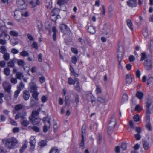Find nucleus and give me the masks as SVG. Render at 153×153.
I'll use <instances>...</instances> for the list:
<instances>
[{
  "mask_svg": "<svg viewBox=\"0 0 153 153\" xmlns=\"http://www.w3.org/2000/svg\"><path fill=\"white\" fill-rule=\"evenodd\" d=\"M2 142L5 144L6 147L8 149H12L17 148L19 143L18 140L14 137L3 140Z\"/></svg>",
  "mask_w": 153,
  "mask_h": 153,
  "instance_id": "nucleus-1",
  "label": "nucleus"
},
{
  "mask_svg": "<svg viewBox=\"0 0 153 153\" xmlns=\"http://www.w3.org/2000/svg\"><path fill=\"white\" fill-rule=\"evenodd\" d=\"M112 32L111 27L109 25H105L103 28L102 34L104 36L107 37H109Z\"/></svg>",
  "mask_w": 153,
  "mask_h": 153,
  "instance_id": "nucleus-2",
  "label": "nucleus"
},
{
  "mask_svg": "<svg viewBox=\"0 0 153 153\" xmlns=\"http://www.w3.org/2000/svg\"><path fill=\"white\" fill-rule=\"evenodd\" d=\"M116 124V120L114 118H112L110 120L108 125V133L110 135L113 132L114 126Z\"/></svg>",
  "mask_w": 153,
  "mask_h": 153,
  "instance_id": "nucleus-3",
  "label": "nucleus"
},
{
  "mask_svg": "<svg viewBox=\"0 0 153 153\" xmlns=\"http://www.w3.org/2000/svg\"><path fill=\"white\" fill-rule=\"evenodd\" d=\"M29 13L27 12L22 13L20 11L18 10H16L14 12V17L17 20H19L20 19L21 16L27 17Z\"/></svg>",
  "mask_w": 153,
  "mask_h": 153,
  "instance_id": "nucleus-4",
  "label": "nucleus"
},
{
  "mask_svg": "<svg viewBox=\"0 0 153 153\" xmlns=\"http://www.w3.org/2000/svg\"><path fill=\"white\" fill-rule=\"evenodd\" d=\"M59 10L57 9H54L52 10L51 13V19L53 21H55L59 16Z\"/></svg>",
  "mask_w": 153,
  "mask_h": 153,
  "instance_id": "nucleus-5",
  "label": "nucleus"
},
{
  "mask_svg": "<svg viewBox=\"0 0 153 153\" xmlns=\"http://www.w3.org/2000/svg\"><path fill=\"white\" fill-rule=\"evenodd\" d=\"M152 62L151 60L146 59L144 62V67L145 69L148 71L151 70L152 68Z\"/></svg>",
  "mask_w": 153,
  "mask_h": 153,
  "instance_id": "nucleus-6",
  "label": "nucleus"
},
{
  "mask_svg": "<svg viewBox=\"0 0 153 153\" xmlns=\"http://www.w3.org/2000/svg\"><path fill=\"white\" fill-rule=\"evenodd\" d=\"M45 125L43 127V131L44 132H46L49 129L50 124V119L46 117L45 120H43Z\"/></svg>",
  "mask_w": 153,
  "mask_h": 153,
  "instance_id": "nucleus-7",
  "label": "nucleus"
},
{
  "mask_svg": "<svg viewBox=\"0 0 153 153\" xmlns=\"http://www.w3.org/2000/svg\"><path fill=\"white\" fill-rule=\"evenodd\" d=\"M59 28L61 31L64 34L69 33L70 32L69 28L65 24H61Z\"/></svg>",
  "mask_w": 153,
  "mask_h": 153,
  "instance_id": "nucleus-8",
  "label": "nucleus"
},
{
  "mask_svg": "<svg viewBox=\"0 0 153 153\" xmlns=\"http://www.w3.org/2000/svg\"><path fill=\"white\" fill-rule=\"evenodd\" d=\"M3 88L7 92H9L10 91L12 85L6 81H4L2 84Z\"/></svg>",
  "mask_w": 153,
  "mask_h": 153,
  "instance_id": "nucleus-9",
  "label": "nucleus"
},
{
  "mask_svg": "<svg viewBox=\"0 0 153 153\" xmlns=\"http://www.w3.org/2000/svg\"><path fill=\"white\" fill-rule=\"evenodd\" d=\"M17 4L19 9H24L26 7V5L24 0H17Z\"/></svg>",
  "mask_w": 153,
  "mask_h": 153,
  "instance_id": "nucleus-10",
  "label": "nucleus"
},
{
  "mask_svg": "<svg viewBox=\"0 0 153 153\" xmlns=\"http://www.w3.org/2000/svg\"><path fill=\"white\" fill-rule=\"evenodd\" d=\"M129 125L130 127L134 130H135L138 133H140L141 132V129L140 127H138L134 125L132 121L129 122Z\"/></svg>",
  "mask_w": 153,
  "mask_h": 153,
  "instance_id": "nucleus-11",
  "label": "nucleus"
},
{
  "mask_svg": "<svg viewBox=\"0 0 153 153\" xmlns=\"http://www.w3.org/2000/svg\"><path fill=\"white\" fill-rule=\"evenodd\" d=\"M97 102L103 104H105L108 102V100L105 96H99L97 98Z\"/></svg>",
  "mask_w": 153,
  "mask_h": 153,
  "instance_id": "nucleus-12",
  "label": "nucleus"
},
{
  "mask_svg": "<svg viewBox=\"0 0 153 153\" xmlns=\"http://www.w3.org/2000/svg\"><path fill=\"white\" fill-rule=\"evenodd\" d=\"M146 116H149L150 114V107L152 103L151 101L150 100H148L146 102Z\"/></svg>",
  "mask_w": 153,
  "mask_h": 153,
  "instance_id": "nucleus-13",
  "label": "nucleus"
},
{
  "mask_svg": "<svg viewBox=\"0 0 153 153\" xmlns=\"http://www.w3.org/2000/svg\"><path fill=\"white\" fill-rule=\"evenodd\" d=\"M36 140L35 138L33 136H31L29 142L30 145V149L33 150L35 147Z\"/></svg>",
  "mask_w": 153,
  "mask_h": 153,
  "instance_id": "nucleus-14",
  "label": "nucleus"
},
{
  "mask_svg": "<svg viewBox=\"0 0 153 153\" xmlns=\"http://www.w3.org/2000/svg\"><path fill=\"white\" fill-rule=\"evenodd\" d=\"M75 83L74 85V87L76 90L78 92L80 91V88L79 85V80L77 78H75Z\"/></svg>",
  "mask_w": 153,
  "mask_h": 153,
  "instance_id": "nucleus-15",
  "label": "nucleus"
},
{
  "mask_svg": "<svg viewBox=\"0 0 153 153\" xmlns=\"http://www.w3.org/2000/svg\"><path fill=\"white\" fill-rule=\"evenodd\" d=\"M26 115L27 113L25 112H24L23 114L21 113H19L15 116V119L16 120L19 118H21V119H23L25 117V116Z\"/></svg>",
  "mask_w": 153,
  "mask_h": 153,
  "instance_id": "nucleus-16",
  "label": "nucleus"
},
{
  "mask_svg": "<svg viewBox=\"0 0 153 153\" xmlns=\"http://www.w3.org/2000/svg\"><path fill=\"white\" fill-rule=\"evenodd\" d=\"M30 88L31 89V92H36L37 87L36 85V84L33 82H31L30 83Z\"/></svg>",
  "mask_w": 153,
  "mask_h": 153,
  "instance_id": "nucleus-17",
  "label": "nucleus"
},
{
  "mask_svg": "<svg viewBox=\"0 0 153 153\" xmlns=\"http://www.w3.org/2000/svg\"><path fill=\"white\" fill-rule=\"evenodd\" d=\"M137 0H130L127 2L128 5L131 7H135L137 6Z\"/></svg>",
  "mask_w": 153,
  "mask_h": 153,
  "instance_id": "nucleus-18",
  "label": "nucleus"
},
{
  "mask_svg": "<svg viewBox=\"0 0 153 153\" xmlns=\"http://www.w3.org/2000/svg\"><path fill=\"white\" fill-rule=\"evenodd\" d=\"M23 97L24 99L25 100H28L30 97V94L29 92L26 90H25L23 92Z\"/></svg>",
  "mask_w": 153,
  "mask_h": 153,
  "instance_id": "nucleus-19",
  "label": "nucleus"
},
{
  "mask_svg": "<svg viewBox=\"0 0 153 153\" xmlns=\"http://www.w3.org/2000/svg\"><path fill=\"white\" fill-rule=\"evenodd\" d=\"M126 80L127 83L130 84L132 81V78L131 75L130 74H128L126 75Z\"/></svg>",
  "mask_w": 153,
  "mask_h": 153,
  "instance_id": "nucleus-20",
  "label": "nucleus"
},
{
  "mask_svg": "<svg viewBox=\"0 0 153 153\" xmlns=\"http://www.w3.org/2000/svg\"><path fill=\"white\" fill-rule=\"evenodd\" d=\"M20 121L21 124L24 126H27L29 124V122L27 120L25 117L23 119H21Z\"/></svg>",
  "mask_w": 153,
  "mask_h": 153,
  "instance_id": "nucleus-21",
  "label": "nucleus"
},
{
  "mask_svg": "<svg viewBox=\"0 0 153 153\" xmlns=\"http://www.w3.org/2000/svg\"><path fill=\"white\" fill-rule=\"evenodd\" d=\"M23 143V145L19 149V151L21 153L23 152L27 148L28 142L27 141H25Z\"/></svg>",
  "mask_w": 153,
  "mask_h": 153,
  "instance_id": "nucleus-22",
  "label": "nucleus"
},
{
  "mask_svg": "<svg viewBox=\"0 0 153 153\" xmlns=\"http://www.w3.org/2000/svg\"><path fill=\"white\" fill-rule=\"evenodd\" d=\"M39 114V112L37 110L33 111L32 112L31 115L29 117V119L34 118L38 117L37 116Z\"/></svg>",
  "mask_w": 153,
  "mask_h": 153,
  "instance_id": "nucleus-23",
  "label": "nucleus"
},
{
  "mask_svg": "<svg viewBox=\"0 0 153 153\" xmlns=\"http://www.w3.org/2000/svg\"><path fill=\"white\" fill-rule=\"evenodd\" d=\"M32 123L34 125H36L39 123L40 121V119L38 117L30 119Z\"/></svg>",
  "mask_w": 153,
  "mask_h": 153,
  "instance_id": "nucleus-24",
  "label": "nucleus"
},
{
  "mask_svg": "<svg viewBox=\"0 0 153 153\" xmlns=\"http://www.w3.org/2000/svg\"><path fill=\"white\" fill-rule=\"evenodd\" d=\"M85 135V130H82V140L80 143V146L82 149L84 145V136Z\"/></svg>",
  "mask_w": 153,
  "mask_h": 153,
  "instance_id": "nucleus-25",
  "label": "nucleus"
},
{
  "mask_svg": "<svg viewBox=\"0 0 153 153\" xmlns=\"http://www.w3.org/2000/svg\"><path fill=\"white\" fill-rule=\"evenodd\" d=\"M39 4V0H32L30 2V4H31L33 7H35Z\"/></svg>",
  "mask_w": 153,
  "mask_h": 153,
  "instance_id": "nucleus-26",
  "label": "nucleus"
},
{
  "mask_svg": "<svg viewBox=\"0 0 153 153\" xmlns=\"http://www.w3.org/2000/svg\"><path fill=\"white\" fill-rule=\"evenodd\" d=\"M0 31L4 34V36L6 37L8 35L7 34V31L6 28L4 27H1L0 28Z\"/></svg>",
  "mask_w": 153,
  "mask_h": 153,
  "instance_id": "nucleus-27",
  "label": "nucleus"
},
{
  "mask_svg": "<svg viewBox=\"0 0 153 153\" xmlns=\"http://www.w3.org/2000/svg\"><path fill=\"white\" fill-rule=\"evenodd\" d=\"M25 108V106L24 105L21 104H19L15 105L14 109L16 111H19Z\"/></svg>",
  "mask_w": 153,
  "mask_h": 153,
  "instance_id": "nucleus-28",
  "label": "nucleus"
},
{
  "mask_svg": "<svg viewBox=\"0 0 153 153\" xmlns=\"http://www.w3.org/2000/svg\"><path fill=\"white\" fill-rule=\"evenodd\" d=\"M136 96L139 99L141 100L143 98V93L142 92L138 91L137 92L136 94Z\"/></svg>",
  "mask_w": 153,
  "mask_h": 153,
  "instance_id": "nucleus-29",
  "label": "nucleus"
},
{
  "mask_svg": "<svg viewBox=\"0 0 153 153\" xmlns=\"http://www.w3.org/2000/svg\"><path fill=\"white\" fill-rule=\"evenodd\" d=\"M25 85L22 82H21L17 85V90L20 91L24 88Z\"/></svg>",
  "mask_w": 153,
  "mask_h": 153,
  "instance_id": "nucleus-30",
  "label": "nucleus"
},
{
  "mask_svg": "<svg viewBox=\"0 0 153 153\" xmlns=\"http://www.w3.org/2000/svg\"><path fill=\"white\" fill-rule=\"evenodd\" d=\"M123 55L122 53L120 52L118 53L117 57L118 61L119 62V65H120V63L122 59L123 58Z\"/></svg>",
  "mask_w": 153,
  "mask_h": 153,
  "instance_id": "nucleus-31",
  "label": "nucleus"
},
{
  "mask_svg": "<svg viewBox=\"0 0 153 153\" xmlns=\"http://www.w3.org/2000/svg\"><path fill=\"white\" fill-rule=\"evenodd\" d=\"M10 35L12 36L17 37L19 36L18 32L15 30H11L9 32Z\"/></svg>",
  "mask_w": 153,
  "mask_h": 153,
  "instance_id": "nucleus-32",
  "label": "nucleus"
},
{
  "mask_svg": "<svg viewBox=\"0 0 153 153\" xmlns=\"http://www.w3.org/2000/svg\"><path fill=\"white\" fill-rule=\"evenodd\" d=\"M10 68L8 67H7L4 69L3 72L4 75L6 76H8L10 75Z\"/></svg>",
  "mask_w": 153,
  "mask_h": 153,
  "instance_id": "nucleus-33",
  "label": "nucleus"
},
{
  "mask_svg": "<svg viewBox=\"0 0 153 153\" xmlns=\"http://www.w3.org/2000/svg\"><path fill=\"white\" fill-rule=\"evenodd\" d=\"M88 32L92 34H94L95 32V30L94 28L92 26H89L88 29Z\"/></svg>",
  "mask_w": 153,
  "mask_h": 153,
  "instance_id": "nucleus-34",
  "label": "nucleus"
},
{
  "mask_svg": "<svg viewBox=\"0 0 153 153\" xmlns=\"http://www.w3.org/2000/svg\"><path fill=\"white\" fill-rule=\"evenodd\" d=\"M142 144L143 146V147L144 149L145 150H147L149 147V144L146 141H143Z\"/></svg>",
  "mask_w": 153,
  "mask_h": 153,
  "instance_id": "nucleus-35",
  "label": "nucleus"
},
{
  "mask_svg": "<svg viewBox=\"0 0 153 153\" xmlns=\"http://www.w3.org/2000/svg\"><path fill=\"white\" fill-rule=\"evenodd\" d=\"M15 61V59H13L11 60L8 63V65L9 67L13 68L14 66V62Z\"/></svg>",
  "mask_w": 153,
  "mask_h": 153,
  "instance_id": "nucleus-36",
  "label": "nucleus"
},
{
  "mask_svg": "<svg viewBox=\"0 0 153 153\" xmlns=\"http://www.w3.org/2000/svg\"><path fill=\"white\" fill-rule=\"evenodd\" d=\"M20 54L23 57H26L29 56V53L28 52L25 50H23L22 52H20Z\"/></svg>",
  "mask_w": 153,
  "mask_h": 153,
  "instance_id": "nucleus-37",
  "label": "nucleus"
},
{
  "mask_svg": "<svg viewBox=\"0 0 153 153\" xmlns=\"http://www.w3.org/2000/svg\"><path fill=\"white\" fill-rule=\"evenodd\" d=\"M47 144V141L46 140H42L40 142H39L38 145L39 146L41 147H43L45 146H46Z\"/></svg>",
  "mask_w": 153,
  "mask_h": 153,
  "instance_id": "nucleus-38",
  "label": "nucleus"
},
{
  "mask_svg": "<svg viewBox=\"0 0 153 153\" xmlns=\"http://www.w3.org/2000/svg\"><path fill=\"white\" fill-rule=\"evenodd\" d=\"M15 76L17 79L20 80L21 79L24 77L23 74L20 72L16 73Z\"/></svg>",
  "mask_w": 153,
  "mask_h": 153,
  "instance_id": "nucleus-39",
  "label": "nucleus"
},
{
  "mask_svg": "<svg viewBox=\"0 0 153 153\" xmlns=\"http://www.w3.org/2000/svg\"><path fill=\"white\" fill-rule=\"evenodd\" d=\"M127 25L129 27L130 29L131 30H133V28L132 27V23L131 21L129 19H128L127 20Z\"/></svg>",
  "mask_w": 153,
  "mask_h": 153,
  "instance_id": "nucleus-40",
  "label": "nucleus"
},
{
  "mask_svg": "<svg viewBox=\"0 0 153 153\" xmlns=\"http://www.w3.org/2000/svg\"><path fill=\"white\" fill-rule=\"evenodd\" d=\"M75 79H73L71 77H69L68 79V83L70 85H74L75 83Z\"/></svg>",
  "mask_w": 153,
  "mask_h": 153,
  "instance_id": "nucleus-41",
  "label": "nucleus"
},
{
  "mask_svg": "<svg viewBox=\"0 0 153 153\" xmlns=\"http://www.w3.org/2000/svg\"><path fill=\"white\" fill-rule=\"evenodd\" d=\"M37 27L39 30V32L41 31L43 28V25L42 23L41 22H39L38 23Z\"/></svg>",
  "mask_w": 153,
  "mask_h": 153,
  "instance_id": "nucleus-42",
  "label": "nucleus"
},
{
  "mask_svg": "<svg viewBox=\"0 0 153 153\" xmlns=\"http://www.w3.org/2000/svg\"><path fill=\"white\" fill-rule=\"evenodd\" d=\"M128 99V97L126 94H124L123 95L122 101L123 102H125L127 101Z\"/></svg>",
  "mask_w": 153,
  "mask_h": 153,
  "instance_id": "nucleus-43",
  "label": "nucleus"
},
{
  "mask_svg": "<svg viewBox=\"0 0 153 153\" xmlns=\"http://www.w3.org/2000/svg\"><path fill=\"white\" fill-rule=\"evenodd\" d=\"M3 58L5 61H8L10 58V54L7 53L4 54Z\"/></svg>",
  "mask_w": 153,
  "mask_h": 153,
  "instance_id": "nucleus-44",
  "label": "nucleus"
},
{
  "mask_svg": "<svg viewBox=\"0 0 153 153\" xmlns=\"http://www.w3.org/2000/svg\"><path fill=\"white\" fill-rule=\"evenodd\" d=\"M38 93L37 92H33L32 94V97L33 98H34L36 101H37L38 100Z\"/></svg>",
  "mask_w": 153,
  "mask_h": 153,
  "instance_id": "nucleus-45",
  "label": "nucleus"
},
{
  "mask_svg": "<svg viewBox=\"0 0 153 153\" xmlns=\"http://www.w3.org/2000/svg\"><path fill=\"white\" fill-rule=\"evenodd\" d=\"M31 47L34 48L37 50L38 49V45L37 43L35 42H34L31 44Z\"/></svg>",
  "mask_w": 153,
  "mask_h": 153,
  "instance_id": "nucleus-46",
  "label": "nucleus"
},
{
  "mask_svg": "<svg viewBox=\"0 0 153 153\" xmlns=\"http://www.w3.org/2000/svg\"><path fill=\"white\" fill-rule=\"evenodd\" d=\"M7 51V49L4 46H2L0 48V52L3 54H4Z\"/></svg>",
  "mask_w": 153,
  "mask_h": 153,
  "instance_id": "nucleus-47",
  "label": "nucleus"
},
{
  "mask_svg": "<svg viewBox=\"0 0 153 153\" xmlns=\"http://www.w3.org/2000/svg\"><path fill=\"white\" fill-rule=\"evenodd\" d=\"M141 58L140 59L141 61L144 60L146 58V54L145 52H143L141 53Z\"/></svg>",
  "mask_w": 153,
  "mask_h": 153,
  "instance_id": "nucleus-48",
  "label": "nucleus"
},
{
  "mask_svg": "<svg viewBox=\"0 0 153 153\" xmlns=\"http://www.w3.org/2000/svg\"><path fill=\"white\" fill-rule=\"evenodd\" d=\"M95 91L97 94H99L101 92V88L98 86H96V88Z\"/></svg>",
  "mask_w": 153,
  "mask_h": 153,
  "instance_id": "nucleus-49",
  "label": "nucleus"
},
{
  "mask_svg": "<svg viewBox=\"0 0 153 153\" xmlns=\"http://www.w3.org/2000/svg\"><path fill=\"white\" fill-rule=\"evenodd\" d=\"M153 83V77H150L147 80V84L148 85Z\"/></svg>",
  "mask_w": 153,
  "mask_h": 153,
  "instance_id": "nucleus-50",
  "label": "nucleus"
},
{
  "mask_svg": "<svg viewBox=\"0 0 153 153\" xmlns=\"http://www.w3.org/2000/svg\"><path fill=\"white\" fill-rule=\"evenodd\" d=\"M10 81L12 83L14 84H16L17 82V81L16 78H12L10 79Z\"/></svg>",
  "mask_w": 153,
  "mask_h": 153,
  "instance_id": "nucleus-51",
  "label": "nucleus"
},
{
  "mask_svg": "<svg viewBox=\"0 0 153 153\" xmlns=\"http://www.w3.org/2000/svg\"><path fill=\"white\" fill-rule=\"evenodd\" d=\"M135 121L138 122L140 120V118L138 114L135 115L133 117Z\"/></svg>",
  "mask_w": 153,
  "mask_h": 153,
  "instance_id": "nucleus-52",
  "label": "nucleus"
},
{
  "mask_svg": "<svg viewBox=\"0 0 153 153\" xmlns=\"http://www.w3.org/2000/svg\"><path fill=\"white\" fill-rule=\"evenodd\" d=\"M24 61L22 60H20L18 61L17 62L18 65L20 67H22L24 66Z\"/></svg>",
  "mask_w": 153,
  "mask_h": 153,
  "instance_id": "nucleus-53",
  "label": "nucleus"
},
{
  "mask_svg": "<svg viewBox=\"0 0 153 153\" xmlns=\"http://www.w3.org/2000/svg\"><path fill=\"white\" fill-rule=\"evenodd\" d=\"M72 62L74 64H75L77 61V58L74 56H73L71 58Z\"/></svg>",
  "mask_w": 153,
  "mask_h": 153,
  "instance_id": "nucleus-54",
  "label": "nucleus"
},
{
  "mask_svg": "<svg viewBox=\"0 0 153 153\" xmlns=\"http://www.w3.org/2000/svg\"><path fill=\"white\" fill-rule=\"evenodd\" d=\"M97 140L98 144H100L101 143L102 140V136L100 134L98 135Z\"/></svg>",
  "mask_w": 153,
  "mask_h": 153,
  "instance_id": "nucleus-55",
  "label": "nucleus"
},
{
  "mask_svg": "<svg viewBox=\"0 0 153 153\" xmlns=\"http://www.w3.org/2000/svg\"><path fill=\"white\" fill-rule=\"evenodd\" d=\"M121 148L123 150H126L127 148V145L126 143H122L121 145Z\"/></svg>",
  "mask_w": 153,
  "mask_h": 153,
  "instance_id": "nucleus-56",
  "label": "nucleus"
},
{
  "mask_svg": "<svg viewBox=\"0 0 153 153\" xmlns=\"http://www.w3.org/2000/svg\"><path fill=\"white\" fill-rule=\"evenodd\" d=\"M11 52L13 54H16L18 53L19 51L17 49L13 48L11 49Z\"/></svg>",
  "mask_w": 153,
  "mask_h": 153,
  "instance_id": "nucleus-57",
  "label": "nucleus"
},
{
  "mask_svg": "<svg viewBox=\"0 0 153 153\" xmlns=\"http://www.w3.org/2000/svg\"><path fill=\"white\" fill-rule=\"evenodd\" d=\"M135 109L136 111L140 112L142 110V108L139 105H137L136 106Z\"/></svg>",
  "mask_w": 153,
  "mask_h": 153,
  "instance_id": "nucleus-58",
  "label": "nucleus"
},
{
  "mask_svg": "<svg viewBox=\"0 0 153 153\" xmlns=\"http://www.w3.org/2000/svg\"><path fill=\"white\" fill-rule=\"evenodd\" d=\"M47 100V97L45 95L42 96L41 98V100L42 102L44 103L46 102Z\"/></svg>",
  "mask_w": 153,
  "mask_h": 153,
  "instance_id": "nucleus-59",
  "label": "nucleus"
},
{
  "mask_svg": "<svg viewBox=\"0 0 153 153\" xmlns=\"http://www.w3.org/2000/svg\"><path fill=\"white\" fill-rule=\"evenodd\" d=\"M27 36L28 39L30 41H34V39L33 37L30 34H28Z\"/></svg>",
  "mask_w": 153,
  "mask_h": 153,
  "instance_id": "nucleus-60",
  "label": "nucleus"
},
{
  "mask_svg": "<svg viewBox=\"0 0 153 153\" xmlns=\"http://www.w3.org/2000/svg\"><path fill=\"white\" fill-rule=\"evenodd\" d=\"M20 91L17 90L15 91L14 94V97L16 99L17 97L19 94L20 93Z\"/></svg>",
  "mask_w": 153,
  "mask_h": 153,
  "instance_id": "nucleus-61",
  "label": "nucleus"
},
{
  "mask_svg": "<svg viewBox=\"0 0 153 153\" xmlns=\"http://www.w3.org/2000/svg\"><path fill=\"white\" fill-rule=\"evenodd\" d=\"M9 122L12 125L14 126L17 125L16 123L13 120L10 119L9 120Z\"/></svg>",
  "mask_w": 153,
  "mask_h": 153,
  "instance_id": "nucleus-62",
  "label": "nucleus"
},
{
  "mask_svg": "<svg viewBox=\"0 0 153 153\" xmlns=\"http://www.w3.org/2000/svg\"><path fill=\"white\" fill-rule=\"evenodd\" d=\"M49 153H58L57 149L53 148L51 150Z\"/></svg>",
  "mask_w": 153,
  "mask_h": 153,
  "instance_id": "nucleus-63",
  "label": "nucleus"
},
{
  "mask_svg": "<svg viewBox=\"0 0 153 153\" xmlns=\"http://www.w3.org/2000/svg\"><path fill=\"white\" fill-rule=\"evenodd\" d=\"M71 51L72 52L75 54H78V51L77 49L75 48H71Z\"/></svg>",
  "mask_w": 153,
  "mask_h": 153,
  "instance_id": "nucleus-64",
  "label": "nucleus"
}]
</instances>
